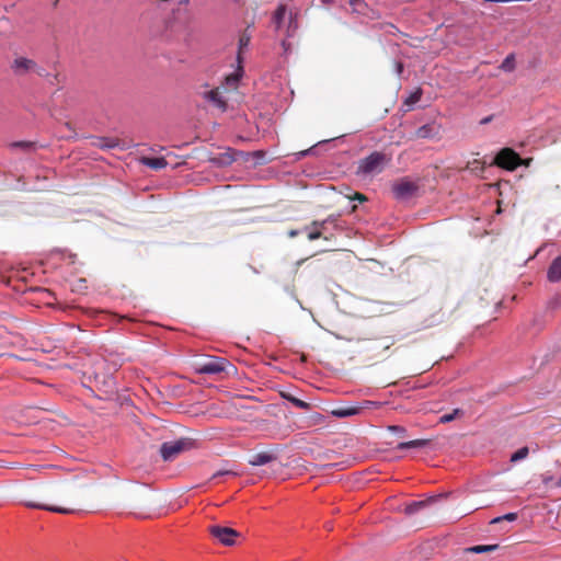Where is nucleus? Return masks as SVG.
<instances>
[{
    "label": "nucleus",
    "mask_w": 561,
    "mask_h": 561,
    "mask_svg": "<svg viewBox=\"0 0 561 561\" xmlns=\"http://www.w3.org/2000/svg\"><path fill=\"white\" fill-rule=\"evenodd\" d=\"M393 345V340L391 337H383L377 341V343L371 347V350L382 348L383 351L389 350Z\"/></svg>",
    "instance_id": "nucleus-25"
},
{
    "label": "nucleus",
    "mask_w": 561,
    "mask_h": 561,
    "mask_svg": "<svg viewBox=\"0 0 561 561\" xmlns=\"http://www.w3.org/2000/svg\"><path fill=\"white\" fill-rule=\"evenodd\" d=\"M516 518H517V514L516 513H508V514H505L503 516L493 518L491 520V524H496V523H500L502 520L514 522V520H516Z\"/></svg>",
    "instance_id": "nucleus-29"
},
{
    "label": "nucleus",
    "mask_w": 561,
    "mask_h": 561,
    "mask_svg": "<svg viewBox=\"0 0 561 561\" xmlns=\"http://www.w3.org/2000/svg\"><path fill=\"white\" fill-rule=\"evenodd\" d=\"M276 460V455L271 451L256 453L249 459L251 466H263Z\"/></svg>",
    "instance_id": "nucleus-12"
},
{
    "label": "nucleus",
    "mask_w": 561,
    "mask_h": 561,
    "mask_svg": "<svg viewBox=\"0 0 561 561\" xmlns=\"http://www.w3.org/2000/svg\"><path fill=\"white\" fill-rule=\"evenodd\" d=\"M331 221L330 217L324 220H313L310 226L305 227L307 237L310 241L323 238V231L325 230L327 224ZM328 240V237H324Z\"/></svg>",
    "instance_id": "nucleus-11"
},
{
    "label": "nucleus",
    "mask_w": 561,
    "mask_h": 561,
    "mask_svg": "<svg viewBox=\"0 0 561 561\" xmlns=\"http://www.w3.org/2000/svg\"><path fill=\"white\" fill-rule=\"evenodd\" d=\"M309 151H310V149H309V150H304V151H301L299 154H300V156H306Z\"/></svg>",
    "instance_id": "nucleus-40"
},
{
    "label": "nucleus",
    "mask_w": 561,
    "mask_h": 561,
    "mask_svg": "<svg viewBox=\"0 0 561 561\" xmlns=\"http://www.w3.org/2000/svg\"><path fill=\"white\" fill-rule=\"evenodd\" d=\"M73 485L64 482H41L30 488L23 504L28 508L44 510L59 514L73 513V508L50 504L49 501L57 497H76Z\"/></svg>",
    "instance_id": "nucleus-1"
},
{
    "label": "nucleus",
    "mask_w": 561,
    "mask_h": 561,
    "mask_svg": "<svg viewBox=\"0 0 561 561\" xmlns=\"http://www.w3.org/2000/svg\"><path fill=\"white\" fill-rule=\"evenodd\" d=\"M389 430L392 432H396V433H400V434L405 433V430L403 427L397 426V425L389 426Z\"/></svg>",
    "instance_id": "nucleus-34"
},
{
    "label": "nucleus",
    "mask_w": 561,
    "mask_h": 561,
    "mask_svg": "<svg viewBox=\"0 0 561 561\" xmlns=\"http://www.w3.org/2000/svg\"><path fill=\"white\" fill-rule=\"evenodd\" d=\"M93 145L101 149H110V148H115L117 146V141L112 138L101 137V138H96L95 141L93 142Z\"/></svg>",
    "instance_id": "nucleus-21"
},
{
    "label": "nucleus",
    "mask_w": 561,
    "mask_h": 561,
    "mask_svg": "<svg viewBox=\"0 0 561 561\" xmlns=\"http://www.w3.org/2000/svg\"><path fill=\"white\" fill-rule=\"evenodd\" d=\"M282 397L286 399L287 401L291 402L296 408L301 410H309L310 404L306 401H302L289 393L282 392Z\"/></svg>",
    "instance_id": "nucleus-20"
},
{
    "label": "nucleus",
    "mask_w": 561,
    "mask_h": 561,
    "mask_svg": "<svg viewBox=\"0 0 561 561\" xmlns=\"http://www.w3.org/2000/svg\"><path fill=\"white\" fill-rule=\"evenodd\" d=\"M493 116L490 115V116H486L484 118L481 119L480 124L481 125H485V124H489L491 121H492Z\"/></svg>",
    "instance_id": "nucleus-35"
},
{
    "label": "nucleus",
    "mask_w": 561,
    "mask_h": 561,
    "mask_svg": "<svg viewBox=\"0 0 561 561\" xmlns=\"http://www.w3.org/2000/svg\"><path fill=\"white\" fill-rule=\"evenodd\" d=\"M542 481H543L545 484H548V483H550L552 481V478L551 477H545L542 479Z\"/></svg>",
    "instance_id": "nucleus-39"
},
{
    "label": "nucleus",
    "mask_w": 561,
    "mask_h": 561,
    "mask_svg": "<svg viewBox=\"0 0 561 561\" xmlns=\"http://www.w3.org/2000/svg\"><path fill=\"white\" fill-rule=\"evenodd\" d=\"M419 186L415 182L403 178L392 185V192L398 199H408L416 194Z\"/></svg>",
    "instance_id": "nucleus-9"
},
{
    "label": "nucleus",
    "mask_w": 561,
    "mask_h": 561,
    "mask_svg": "<svg viewBox=\"0 0 561 561\" xmlns=\"http://www.w3.org/2000/svg\"><path fill=\"white\" fill-rule=\"evenodd\" d=\"M207 530L214 540L228 547L236 545L237 539L241 537L236 529L221 525H210Z\"/></svg>",
    "instance_id": "nucleus-5"
},
{
    "label": "nucleus",
    "mask_w": 561,
    "mask_h": 561,
    "mask_svg": "<svg viewBox=\"0 0 561 561\" xmlns=\"http://www.w3.org/2000/svg\"><path fill=\"white\" fill-rule=\"evenodd\" d=\"M287 12V8L285 4H279L273 15V23L275 24L276 30H279L282 23L285 19Z\"/></svg>",
    "instance_id": "nucleus-18"
},
{
    "label": "nucleus",
    "mask_w": 561,
    "mask_h": 561,
    "mask_svg": "<svg viewBox=\"0 0 561 561\" xmlns=\"http://www.w3.org/2000/svg\"><path fill=\"white\" fill-rule=\"evenodd\" d=\"M298 233H299L298 230H290V231H288V237L294 238V237L298 236Z\"/></svg>",
    "instance_id": "nucleus-38"
},
{
    "label": "nucleus",
    "mask_w": 561,
    "mask_h": 561,
    "mask_svg": "<svg viewBox=\"0 0 561 561\" xmlns=\"http://www.w3.org/2000/svg\"><path fill=\"white\" fill-rule=\"evenodd\" d=\"M547 277L549 282L557 283L561 280V255L557 256L550 264Z\"/></svg>",
    "instance_id": "nucleus-13"
},
{
    "label": "nucleus",
    "mask_w": 561,
    "mask_h": 561,
    "mask_svg": "<svg viewBox=\"0 0 561 561\" xmlns=\"http://www.w3.org/2000/svg\"><path fill=\"white\" fill-rule=\"evenodd\" d=\"M377 405H379V403H378V402H375V401H366V402H365V407H366V408L377 407Z\"/></svg>",
    "instance_id": "nucleus-37"
},
{
    "label": "nucleus",
    "mask_w": 561,
    "mask_h": 561,
    "mask_svg": "<svg viewBox=\"0 0 561 561\" xmlns=\"http://www.w3.org/2000/svg\"><path fill=\"white\" fill-rule=\"evenodd\" d=\"M350 199L363 203L367 201V197L362 193H355L353 196L350 197Z\"/></svg>",
    "instance_id": "nucleus-33"
},
{
    "label": "nucleus",
    "mask_w": 561,
    "mask_h": 561,
    "mask_svg": "<svg viewBox=\"0 0 561 561\" xmlns=\"http://www.w3.org/2000/svg\"><path fill=\"white\" fill-rule=\"evenodd\" d=\"M397 72L400 76L403 71V65L401 62L396 64Z\"/></svg>",
    "instance_id": "nucleus-36"
},
{
    "label": "nucleus",
    "mask_w": 561,
    "mask_h": 561,
    "mask_svg": "<svg viewBox=\"0 0 561 561\" xmlns=\"http://www.w3.org/2000/svg\"><path fill=\"white\" fill-rule=\"evenodd\" d=\"M437 134L435 126L432 124H426L417 128L413 135L415 139H427L433 138Z\"/></svg>",
    "instance_id": "nucleus-15"
},
{
    "label": "nucleus",
    "mask_w": 561,
    "mask_h": 561,
    "mask_svg": "<svg viewBox=\"0 0 561 561\" xmlns=\"http://www.w3.org/2000/svg\"><path fill=\"white\" fill-rule=\"evenodd\" d=\"M228 368L236 367L224 357H210L207 362L201 363L196 366L195 370L201 375H216L227 371Z\"/></svg>",
    "instance_id": "nucleus-6"
},
{
    "label": "nucleus",
    "mask_w": 561,
    "mask_h": 561,
    "mask_svg": "<svg viewBox=\"0 0 561 561\" xmlns=\"http://www.w3.org/2000/svg\"><path fill=\"white\" fill-rule=\"evenodd\" d=\"M494 163L506 170H515L522 164V158L511 148L502 149L495 157Z\"/></svg>",
    "instance_id": "nucleus-8"
},
{
    "label": "nucleus",
    "mask_w": 561,
    "mask_h": 561,
    "mask_svg": "<svg viewBox=\"0 0 561 561\" xmlns=\"http://www.w3.org/2000/svg\"><path fill=\"white\" fill-rule=\"evenodd\" d=\"M463 415V411L461 409H454L451 413L444 414L439 417V423L445 424L454 421L457 417Z\"/></svg>",
    "instance_id": "nucleus-22"
},
{
    "label": "nucleus",
    "mask_w": 561,
    "mask_h": 561,
    "mask_svg": "<svg viewBox=\"0 0 561 561\" xmlns=\"http://www.w3.org/2000/svg\"><path fill=\"white\" fill-rule=\"evenodd\" d=\"M12 146L16 147V148H21V149L27 150V149L33 147V144L32 142H27V141H18V142H13Z\"/></svg>",
    "instance_id": "nucleus-32"
},
{
    "label": "nucleus",
    "mask_w": 561,
    "mask_h": 561,
    "mask_svg": "<svg viewBox=\"0 0 561 561\" xmlns=\"http://www.w3.org/2000/svg\"><path fill=\"white\" fill-rule=\"evenodd\" d=\"M428 443H430V439H413V440L400 443L397 446V448L398 449L421 448V447H425Z\"/></svg>",
    "instance_id": "nucleus-19"
},
{
    "label": "nucleus",
    "mask_w": 561,
    "mask_h": 561,
    "mask_svg": "<svg viewBox=\"0 0 561 561\" xmlns=\"http://www.w3.org/2000/svg\"><path fill=\"white\" fill-rule=\"evenodd\" d=\"M10 69L15 77H26L30 75H36L42 78L48 77L44 67L39 66L34 59L21 55H16L13 58Z\"/></svg>",
    "instance_id": "nucleus-3"
},
{
    "label": "nucleus",
    "mask_w": 561,
    "mask_h": 561,
    "mask_svg": "<svg viewBox=\"0 0 561 561\" xmlns=\"http://www.w3.org/2000/svg\"><path fill=\"white\" fill-rule=\"evenodd\" d=\"M458 302L449 305L444 300L433 306L430 314L424 318L422 327L428 329L447 322L458 309Z\"/></svg>",
    "instance_id": "nucleus-2"
},
{
    "label": "nucleus",
    "mask_w": 561,
    "mask_h": 561,
    "mask_svg": "<svg viewBox=\"0 0 561 561\" xmlns=\"http://www.w3.org/2000/svg\"><path fill=\"white\" fill-rule=\"evenodd\" d=\"M238 80H239L238 75H230L226 78V84L236 89Z\"/></svg>",
    "instance_id": "nucleus-30"
},
{
    "label": "nucleus",
    "mask_w": 561,
    "mask_h": 561,
    "mask_svg": "<svg viewBox=\"0 0 561 561\" xmlns=\"http://www.w3.org/2000/svg\"><path fill=\"white\" fill-rule=\"evenodd\" d=\"M436 499L435 497H431L428 500H425V501H415V502H412L410 504H408L404 508V512L405 514L408 515H413L415 514L416 512H419L420 510L424 508L425 506H427L430 503L432 502H435Z\"/></svg>",
    "instance_id": "nucleus-16"
},
{
    "label": "nucleus",
    "mask_w": 561,
    "mask_h": 561,
    "mask_svg": "<svg viewBox=\"0 0 561 561\" xmlns=\"http://www.w3.org/2000/svg\"><path fill=\"white\" fill-rule=\"evenodd\" d=\"M499 549V545H479L472 546L465 549L467 553H484V552H493Z\"/></svg>",
    "instance_id": "nucleus-17"
},
{
    "label": "nucleus",
    "mask_w": 561,
    "mask_h": 561,
    "mask_svg": "<svg viewBox=\"0 0 561 561\" xmlns=\"http://www.w3.org/2000/svg\"><path fill=\"white\" fill-rule=\"evenodd\" d=\"M58 1H59V0H53V4H54V7H56V5L58 4Z\"/></svg>",
    "instance_id": "nucleus-41"
},
{
    "label": "nucleus",
    "mask_w": 561,
    "mask_h": 561,
    "mask_svg": "<svg viewBox=\"0 0 561 561\" xmlns=\"http://www.w3.org/2000/svg\"><path fill=\"white\" fill-rule=\"evenodd\" d=\"M190 442L186 439H178L172 442H165L161 445L160 453L164 461H172L180 454L190 447Z\"/></svg>",
    "instance_id": "nucleus-7"
},
{
    "label": "nucleus",
    "mask_w": 561,
    "mask_h": 561,
    "mask_svg": "<svg viewBox=\"0 0 561 561\" xmlns=\"http://www.w3.org/2000/svg\"><path fill=\"white\" fill-rule=\"evenodd\" d=\"M358 413L357 408H345V409H337L333 411V414L339 417H346Z\"/></svg>",
    "instance_id": "nucleus-26"
},
{
    "label": "nucleus",
    "mask_w": 561,
    "mask_h": 561,
    "mask_svg": "<svg viewBox=\"0 0 561 561\" xmlns=\"http://www.w3.org/2000/svg\"><path fill=\"white\" fill-rule=\"evenodd\" d=\"M500 69L511 72L515 69V57L513 54L508 55L501 64Z\"/></svg>",
    "instance_id": "nucleus-23"
},
{
    "label": "nucleus",
    "mask_w": 561,
    "mask_h": 561,
    "mask_svg": "<svg viewBox=\"0 0 561 561\" xmlns=\"http://www.w3.org/2000/svg\"><path fill=\"white\" fill-rule=\"evenodd\" d=\"M250 43V36L247 35V34H242L240 39H239V55H238V59L240 60L241 58V51L248 47Z\"/></svg>",
    "instance_id": "nucleus-28"
},
{
    "label": "nucleus",
    "mask_w": 561,
    "mask_h": 561,
    "mask_svg": "<svg viewBox=\"0 0 561 561\" xmlns=\"http://www.w3.org/2000/svg\"><path fill=\"white\" fill-rule=\"evenodd\" d=\"M390 161L386 153L374 151L358 162L357 174L368 175L380 173Z\"/></svg>",
    "instance_id": "nucleus-4"
},
{
    "label": "nucleus",
    "mask_w": 561,
    "mask_h": 561,
    "mask_svg": "<svg viewBox=\"0 0 561 561\" xmlns=\"http://www.w3.org/2000/svg\"><path fill=\"white\" fill-rule=\"evenodd\" d=\"M141 163L152 170H161L168 165L163 157H142Z\"/></svg>",
    "instance_id": "nucleus-14"
},
{
    "label": "nucleus",
    "mask_w": 561,
    "mask_h": 561,
    "mask_svg": "<svg viewBox=\"0 0 561 561\" xmlns=\"http://www.w3.org/2000/svg\"><path fill=\"white\" fill-rule=\"evenodd\" d=\"M422 98V90L417 89L413 93H411L404 101V105L412 106L413 104L417 103Z\"/></svg>",
    "instance_id": "nucleus-24"
},
{
    "label": "nucleus",
    "mask_w": 561,
    "mask_h": 561,
    "mask_svg": "<svg viewBox=\"0 0 561 561\" xmlns=\"http://www.w3.org/2000/svg\"><path fill=\"white\" fill-rule=\"evenodd\" d=\"M225 92L226 88H215L205 92L204 98L221 112H226L228 108V103L225 96Z\"/></svg>",
    "instance_id": "nucleus-10"
},
{
    "label": "nucleus",
    "mask_w": 561,
    "mask_h": 561,
    "mask_svg": "<svg viewBox=\"0 0 561 561\" xmlns=\"http://www.w3.org/2000/svg\"><path fill=\"white\" fill-rule=\"evenodd\" d=\"M221 476H237V472H233L231 470H219L217 472H215L211 477V480L218 478V477H221Z\"/></svg>",
    "instance_id": "nucleus-31"
},
{
    "label": "nucleus",
    "mask_w": 561,
    "mask_h": 561,
    "mask_svg": "<svg viewBox=\"0 0 561 561\" xmlns=\"http://www.w3.org/2000/svg\"><path fill=\"white\" fill-rule=\"evenodd\" d=\"M529 454L528 447H522L511 456V461L516 462L525 459Z\"/></svg>",
    "instance_id": "nucleus-27"
}]
</instances>
